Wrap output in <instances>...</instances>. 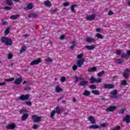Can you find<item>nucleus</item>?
<instances>
[{
	"label": "nucleus",
	"mask_w": 130,
	"mask_h": 130,
	"mask_svg": "<svg viewBox=\"0 0 130 130\" xmlns=\"http://www.w3.org/2000/svg\"><path fill=\"white\" fill-rule=\"evenodd\" d=\"M66 37L64 36V35H61L60 37V39H61V40H63V39H64V38Z\"/></svg>",
	"instance_id": "62"
},
{
	"label": "nucleus",
	"mask_w": 130,
	"mask_h": 130,
	"mask_svg": "<svg viewBox=\"0 0 130 130\" xmlns=\"http://www.w3.org/2000/svg\"><path fill=\"white\" fill-rule=\"evenodd\" d=\"M14 2H16L17 3H20V0H12ZM6 4L8 5V6H13V1L12 0H6Z\"/></svg>",
	"instance_id": "13"
},
{
	"label": "nucleus",
	"mask_w": 130,
	"mask_h": 130,
	"mask_svg": "<svg viewBox=\"0 0 130 130\" xmlns=\"http://www.w3.org/2000/svg\"><path fill=\"white\" fill-rule=\"evenodd\" d=\"M31 90L30 87H26L24 88V91H30Z\"/></svg>",
	"instance_id": "54"
},
{
	"label": "nucleus",
	"mask_w": 130,
	"mask_h": 130,
	"mask_svg": "<svg viewBox=\"0 0 130 130\" xmlns=\"http://www.w3.org/2000/svg\"><path fill=\"white\" fill-rule=\"evenodd\" d=\"M96 37L99 39H103V36L99 33L96 34Z\"/></svg>",
	"instance_id": "34"
},
{
	"label": "nucleus",
	"mask_w": 130,
	"mask_h": 130,
	"mask_svg": "<svg viewBox=\"0 0 130 130\" xmlns=\"http://www.w3.org/2000/svg\"><path fill=\"white\" fill-rule=\"evenodd\" d=\"M11 29V27L10 26H8L6 30H5V35L7 36L8 34H9L10 33V29Z\"/></svg>",
	"instance_id": "29"
},
{
	"label": "nucleus",
	"mask_w": 130,
	"mask_h": 130,
	"mask_svg": "<svg viewBox=\"0 0 130 130\" xmlns=\"http://www.w3.org/2000/svg\"><path fill=\"white\" fill-rule=\"evenodd\" d=\"M91 94V92L89 91V90H84L83 95L84 96H89Z\"/></svg>",
	"instance_id": "28"
},
{
	"label": "nucleus",
	"mask_w": 130,
	"mask_h": 130,
	"mask_svg": "<svg viewBox=\"0 0 130 130\" xmlns=\"http://www.w3.org/2000/svg\"><path fill=\"white\" fill-rule=\"evenodd\" d=\"M26 51V47L25 46H23L20 50V53H23V52H25Z\"/></svg>",
	"instance_id": "36"
},
{
	"label": "nucleus",
	"mask_w": 130,
	"mask_h": 130,
	"mask_svg": "<svg viewBox=\"0 0 130 130\" xmlns=\"http://www.w3.org/2000/svg\"><path fill=\"white\" fill-rule=\"evenodd\" d=\"M127 56V54L125 53H122L121 56V58H125Z\"/></svg>",
	"instance_id": "42"
},
{
	"label": "nucleus",
	"mask_w": 130,
	"mask_h": 130,
	"mask_svg": "<svg viewBox=\"0 0 130 130\" xmlns=\"http://www.w3.org/2000/svg\"><path fill=\"white\" fill-rule=\"evenodd\" d=\"M32 119L34 122H39V121H41V119H42V117H39L38 115H34L32 116Z\"/></svg>",
	"instance_id": "3"
},
{
	"label": "nucleus",
	"mask_w": 130,
	"mask_h": 130,
	"mask_svg": "<svg viewBox=\"0 0 130 130\" xmlns=\"http://www.w3.org/2000/svg\"><path fill=\"white\" fill-rule=\"evenodd\" d=\"M91 92L94 95H100V92L98 90H92Z\"/></svg>",
	"instance_id": "39"
},
{
	"label": "nucleus",
	"mask_w": 130,
	"mask_h": 130,
	"mask_svg": "<svg viewBox=\"0 0 130 130\" xmlns=\"http://www.w3.org/2000/svg\"><path fill=\"white\" fill-rule=\"evenodd\" d=\"M28 18H37V17H38V15L34 13H31L28 15Z\"/></svg>",
	"instance_id": "23"
},
{
	"label": "nucleus",
	"mask_w": 130,
	"mask_h": 130,
	"mask_svg": "<svg viewBox=\"0 0 130 130\" xmlns=\"http://www.w3.org/2000/svg\"><path fill=\"white\" fill-rule=\"evenodd\" d=\"M124 109H122L118 111L119 114H122V113H124Z\"/></svg>",
	"instance_id": "48"
},
{
	"label": "nucleus",
	"mask_w": 130,
	"mask_h": 130,
	"mask_svg": "<svg viewBox=\"0 0 130 130\" xmlns=\"http://www.w3.org/2000/svg\"><path fill=\"white\" fill-rule=\"evenodd\" d=\"M90 80L91 84H94V83H96V79H95L94 76H91Z\"/></svg>",
	"instance_id": "30"
},
{
	"label": "nucleus",
	"mask_w": 130,
	"mask_h": 130,
	"mask_svg": "<svg viewBox=\"0 0 130 130\" xmlns=\"http://www.w3.org/2000/svg\"><path fill=\"white\" fill-rule=\"evenodd\" d=\"M85 48H86L88 50H92V49H95V46L94 45H91L90 46L86 45L85 46Z\"/></svg>",
	"instance_id": "18"
},
{
	"label": "nucleus",
	"mask_w": 130,
	"mask_h": 130,
	"mask_svg": "<svg viewBox=\"0 0 130 130\" xmlns=\"http://www.w3.org/2000/svg\"><path fill=\"white\" fill-rule=\"evenodd\" d=\"M95 41V39L92 38H88L86 39V42H88V43H94Z\"/></svg>",
	"instance_id": "22"
},
{
	"label": "nucleus",
	"mask_w": 130,
	"mask_h": 130,
	"mask_svg": "<svg viewBox=\"0 0 130 130\" xmlns=\"http://www.w3.org/2000/svg\"><path fill=\"white\" fill-rule=\"evenodd\" d=\"M28 116L29 114H24L21 117V120H22V121H25V120L28 118Z\"/></svg>",
	"instance_id": "19"
},
{
	"label": "nucleus",
	"mask_w": 130,
	"mask_h": 130,
	"mask_svg": "<svg viewBox=\"0 0 130 130\" xmlns=\"http://www.w3.org/2000/svg\"><path fill=\"white\" fill-rule=\"evenodd\" d=\"M56 12H57V9H54L51 11V13L52 14H55Z\"/></svg>",
	"instance_id": "63"
},
{
	"label": "nucleus",
	"mask_w": 130,
	"mask_h": 130,
	"mask_svg": "<svg viewBox=\"0 0 130 130\" xmlns=\"http://www.w3.org/2000/svg\"><path fill=\"white\" fill-rule=\"evenodd\" d=\"M105 89H113L114 88V85L111 84H105L104 85Z\"/></svg>",
	"instance_id": "10"
},
{
	"label": "nucleus",
	"mask_w": 130,
	"mask_h": 130,
	"mask_svg": "<svg viewBox=\"0 0 130 130\" xmlns=\"http://www.w3.org/2000/svg\"><path fill=\"white\" fill-rule=\"evenodd\" d=\"M15 80V78H11L9 79H5V82H13Z\"/></svg>",
	"instance_id": "37"
},
{
	"label": "nucleus",
	"mask_w": 130,
	"mask_h": 130,
	"mask_svg": "<svg viewBox=\"0 0 130 130\" xmlns=\"http://www.w3.org/2000/svg\"><path fill=\"white\" fill-rule=\"evenodd\" d=\"M89 89H91L92 90H95V89H97V86L95 85L92 84L89 86Z\"/></svg>",
	"instance_id": "35"
},
{
	"label": "nucleus",
	"mask_w": 130,
	"mask_h": 130,
	"mask_svg": "<svg viewBox=\"0 0 130 130\" xmlns=\"http://www.w3.org/2000/svg\"><path fill=\"white\" fill-rule=\"evenodd\" d=\"M22 81H23V79L22 78V76H21L19 78H16L15 80L14 83L15 85H20L22 83Z\"/></svg>",
	"instance_id": "12"
},
{
	"label": "nucleus",
	"mask_w": 130,
	"mask_h": 130,
	"mask_svg": "<svg viewBox=\"0 0 130 130\" xmlns=\"http://www.w3.org/2000/svg\"><path fill=\"white\" fill-rule=\"evenodd\" d=\"M45 6L47 7V8H50L51 6H52V4H51V2L49 1H44Z\"/></svg>",
	"instance_id": "17"
},
{
	"label": "nucleus",
	"mask_w": 130,
	"mask_h": 130,
	"mask_svg": "<svg viewBox=\"0 0 130 130\" xmlns=\"http://www.w3.org/2000/svg\"><path fill=\"white\" fill-rule=\"evenodd\" d=\"M116 54L117 55H120V54H121V51H120L119 50H117L116 51Z\"/></svg>",
	"instance_id": "53"
},
{
	"label": "nucleus",
	"mask_w": 130,
	"mask_h": 130,
	"mask_svg": "<svg viewBox=\"0 0 130 130\" xmlns=\"http://www.w3.org/2000/svg\"><path fill=\"white\" fill-rule=\"evenodd\" d=\"M25 104L28 106H32V102L30 101H25Z\"/></svg>",
	"instance_id": "41"
},
{
	"label": "nucleus",
	"mask_w": 130,
	"mask_h": 130,
	"mask_svg": "<svg viewBox=\"0 0 130 130\" xmlns=\"http://www.w3.org/2000/svg\"><path fill=\"white\" fill-rule=\"evenodd\" d=\"M120 126H117L115 127L113 130H120Z\"/></svg>",
	"instance_id": "56"
},
{
	"label": "nucleus",
	"mask_w": 130,
	"mask_h": 130,
	"mask_svg": "<svg viewBox=\"0 0 130 130\" xmlns=\"http://www.w3.org/2000/svg\"><path fill=\"white\" fill-rule=\"evenodd\" d=\"M115 109H116V107L115 106H111L110 107H108L106 111L108 112H112V111H114V110H115Z\"/></svg>",
	"instance_id": "16"
},
{
	"label": "nucleus",
	"mask_w": 130,
	"mask_h": 130,
	"mask_svg": "<svg viewBox=\"0 0 130 130\" xmlns=\"http://www.w3.org/2000/svg\"><path fill=\"white\" fill-rule=\"evenodd\" d=\"M121 85L122 86H125L127 85V82H126V80H123L121 82Z\"/></svg>",
	"instance_id": "38"
},
{
	"label": "nucleus",
	"mask_w": 130,
	"mask_h": 130,
	"mask_svg": "<svg viewBox=\"0 0 130 130\" xmlns=\"http://www.w3.org/2000/svg\"><path fill=\"white\" fill-rule=\"evenodd\" d=\"M69 5H70V4L66 2V3H63V7H68V6H69Z\"/></svg>",
	"instance_id": "61"
},
{
	"label": "nucleus",
	"mask_w": 130,
	"mask_h": 130,
	"mask_svg": "<svg viewBox=\"0 0 130 130\" xmlns=\"http://www.w3.org/2000/svg\"><path fill=\"white\" fill-rule=\"evenodd\" d=\"M75 83H78V81H79V77L75 76Z\"/></svg>",
	"instance_id": "57"
},
{
	"label": "nucleus",
	"mask_w": 130,
	"mask_h": 130,
	"mask_svg": "<svg viewBox=\"0 0 130 130\" xmlns=\"http://www.w3.org/2000/svg\"><path fill=\"white\" fill-rule=\"evenodd\" d=\"M101 82H102L101 78H99L95 80V83H97V84H99V83H101Z\"/></svg>",
	"instance_id": "50"
},
{
	"label": "nucleus",
	"mask_w": 130,
	"mask_h": 130,
	"mask_svg": "<svg viewBox=\"0 0 130 130\" xmlns=\"http://www.w3.org/2000/svg\"><path fill=\"white\" fill-rule=\"evenodd\" d=\"M83 55L84 54H83V53H80L77 55V58L79 59H82V57H83Z\"/></svg>",
	"instance_id": "44"
},
{
	"label": "nucleus",
	"mask_w": 130,
	"mask_h": 130,
	"mask_svg": "<svg viewBox=\"0 0 130 130\" xmlns=\"http://www.w3.org/2000/svg\"><path fill=\"white\" fill-rule=\"evenodd\" d=\"M88 119L89 121H90L91 123L92 124H95L96 120H95V118L93 116H90L88 117Z\"/></svg>",
	"instance_id": "11"
},
{
	"label": "nucleus",
	"mask_w": 130,
	"mask_h": 130,
	"mask_svg": "<svg viewBox=\"0 0 130 130\" xmlns=\"http://www.w3.org/2000/svg\"><path fill=\"white\" fill-rule=\"evenodd\" d=\"M55 112L57 114H60L61 113V110H60V107L59 106H57L56 107Z\"/></svg>",
	"instance_id": "25"
},
{
	"label": "nucleus",
	"mask_w": 130,
	"mask_h": 130,
	"mask_svg": "<svg viewBox=\"0 0 130 130\" xmlns=\"http://www.w3.org/2000/svg\"><path fill=\"white\" fill-rule=\"evenodd\" d=\"M85 58H83L79 59L77 61V66L78 68H81L83 64H84V62H85Z\"/></svg>",
	"instance_id": "5"
},
{
	"label": "nucleus",
	"mask_w": 130,
	"mask_h": 130,
	"mask_svg": "<svg viewBox=\"0 0 130 130\" xmlns=\"http://www.w3.org/2000/svg\"><path fill=\"white\" fill-rule=\"evenodd\" d=\"M116 62L118 64H121V63H122V61L121 60V59H119L116 60Z\"/></svg>",
	"instance_id": "46"
},
{
	"label": "nucleus",
	"mask_w": 130,
	"mask_h": 130,
	"mask_svg": "<svg viewBox=\"0 0 130 130\" xmlns=\"http://www.w3.org/2000/svg\"><path fill=\"white\" fill-rule=\"evenodd\" d=\"M19 112L21 114H22V113L28 114L29 113V111L25 109H22L19 111Z\"/></svg>",
	"instance_id": "32"
},
{
	"label": "nucleus",
	"mask_w": 130,
	"mask_h": 130,
	"mask_svg": "<svg viewBox=\"0 0 130 130\" xmlns=\"http://www.w3.org/2000/svg\"><path fill=\"white\" fill-rule=\"evenodd\" d=\"M55 90H56V92L57 93H59V92H62V91H63L62 88H61L60 87H59V86H57L56 87Z\"/></svg>",
	"instance_id": "26"
},
{
	"label": "nucleus",
	"mask_w": 130,
	"mask_h": 130,
	"mask_svg": "<svg viewBox=\"0 0 130 130\" xmlns=\"http://www.w3.org/2000/svg\"><path fill=\"white\" fill-rule=\"evenodd\" d=\"M24 10L25 11H29V10H32L33 9V4L29 3L27 5L26 7H24Z\"/></svg>",
	"instance_id": "14"
},
{
	"label": "nucleus",
	"mask_w": 130,
	"mask_h": 130,
	"mask_svg": "<svg viewBox=\"0 0 130 130\" xmlns=\"http://www.w3.org/2000/svg\"><path fill=\"white\" fill-rule=\"evenodd\" d=\"M72 45H73L74 46H76V41H73L71 42Z\"/></svg>",
	"instance_id": "64"
},
{
	"label": "nucleus",
	"mask_w": 130,
	"mask_h": 130,
	"mask_svg": "<svg viewBox=\"0 0 130 130\" xmlns=\"http://www.w3.org/2000/svg\"><path fill=\"white\" fill-rule=\"evenodd\" d=\"M100 126H101L102 127H105V126H106V124L105 123H102Z\"/></svg>",
	"instance_id": "59"
},
{
	"label": "nucleus",
	"mask_w": 130,
	"mask_h": 130,
	"mask_svg": "<svg viewBox=\"0 0 130 130\" xmlns=\"http://www.w3.org/2000/svg\"><path fill=\"white\" fill-rule=\"evenodd\" d=\"M108 16H112V15H114V13L111 10H110L108 13Z\"/></svg>",
	"instance_id": "51"
},
{
	"label": "nucleus",
	"mask_w": 130,
	"mask_h": 130,
	"mask_svg": "<svg viewBox=\"0 0 130 130\" xmlns=\"http://www.w3.org/2000/svg\"><path fill=\"white\" fill-rule=\"evenodd\" d=\"M41 62V59H36L32 61L30 64V66H35V64H39Z\"/></svg>",
	"instance_id": "9"
},
{
	"label": "nucleus",
	"mask_w": 130,
	"mask_h": 130,
	"mask_svg": "<svg viewBox=\"0 0 130 130\" xmlns=\"http://www.w3.org/2000/svg\"><path fill=\"white\" fill-rule=\"evenodd\" d=\"M72 70H73V71H77V70H78V65H73L72 67Z\"/></svg>",
	"instance_id": "45"
},
{
	"label": "nucleus",
	"mask_w": 130,
	"mask_h": 130,
	"mask_svg": "<svg viewBox=\"0 0 130 130\" xmlns=\"http://www.w3.org/2000/svg\"><path fill=\"white\" fill-rule=\"evenodd\" d=\"M12 7L9 6H6L3 8V10H6V11H10Z\"/></svg>",
	"instance_id": "43"
},
{
	"label": "nucleus",
	"mask_w": 130,
	"mask_h": 130,
	"mask_svg": "<svg viewBox=\"0 0 130 130\" xmlns=\"http://www.w3.org/2000/svg\"><path fill=\"white\" fill-rule=\"evenodd\" d=\"M46 61H47L48 62H51L52 61H53V60H52V59L48 57L46 58Z\"/></svg>",
	"instance_id": "49"
},
{
	"label": "nucleus",
	"mask_w": 130,
	"mask_h": 130,
	"mask_svg": "<svg viewBox=\"0 0 130 130\" xmlns=\"http://www.w3.org/2000/svg\"><path fill=\"white\" fill-rule=\"evenodd\" d=\"M77 5H73L71 6V10L72 13H76V10H75V8H77Z\"/></svg>",
	"instance_id": "27"
},
{
	"label": "nucleus",
	"mask_w": 130,
	"mask_h": 130,
	"mask_svg": "<svg viewBox=\"0 0 130 130\" xmlns=\"http://www.w3.org/2000/svg\"><path fill=\"white\" fill-rule=\"evenodd\" d=\"M95 18H96V15L92 14L89 15H86V19L87 21H93L95 20Z\"/></svg>",
	"instance_id": "6"
},
{
	"label": "nucleus",
	"mask_w": 130,
	"mask_h": 130,
	"mask_svg": "<svg viewBox=\"0 0 130 130\" xmlns=\"http://www.w3.org/2000/svg\"><path fill=\"white\" fill-rule=\"evenodd\" d=\"M123 121H125L127 123H129L130 122V115H127L123 119Z\"/></svg>",
	"instance_id": "15"
},
{
	"label": "nucleus",
	"mask_w": 130,
	"mask_h": 130,
	"mask_svg": "<svg viewBox=\"0 0 130 130\" xmlns=\"http://www.w3.org/2000/svg\"><path fill=\"white\" fill-rule=\"evenodd\" d=\"M21 17V15L19 14H17L15 15H12L10 17V19L11 20H17L18 18H20Z\"/></svg>",
	"instance_id": "20"
},
{
	"label": "nucleus",
	"mask_w": 130,
	"mask_h": 130,
	"mask_svg": "<svg viewBox=\"0 0 130 130\" xmlns=\"http://www.w3.org/2000/svg\"><path fill=\"white\" fill-rule=\"evenodd\" d=\"M1 42L2 43H5L6 45L11 46L13 45V40L10 38H8L6 37H2L1 38Z\"/></svg>",
	"instance_id": "1"
},
{
	"label": "nucleus",
	"mask_w": 130,
	"mask_h": 130,
	"mask_svg": "<svg viewBox=\"0 0 130 130\" xmlns=\"http://www.w3.org/2000/svg\"><path fill=\"white\" fill-rule=\"evenodd\" d=\"M88 84L87 81H82L79 83L80 86H85V85H87Z\"/></svg>",
	"instance_id": "31"
},
{
	"label": "nucleus",
	"mask_w": 130,
	"mask_h": 130,
	"mask_svg": "<svg viewBox=\"0 0 130 130\" xmlns=\"http://www.w3.org/2000/svg\"><path fill=\"white\" fill-rule=\"evenodd\" d=\"M104 74H105V71L103 70L98 74V77H101V76H102V75H104Z\"/></svg>",
	"instance_id": "40"
},
{
	"label": "nucleus",
	"mask_w": 130,
	"mask_h": 130,
	"mask_svg": "<svg viewBox=\"0 0 130 130\" xmlns=\"http://www.w3.org/2000/svg\"><path fill=\"white\" fill-rule=\"evenodd\" d=\"M55 113H56L55 111L54 110L52 111L50 114L51 118L54 119V115L55 114Z\"/></svg>",
	"instance_id": "33"
},
{
	"label": "nucleus",
	"mask_w": 130,
	"mask_h": 130,
	"mask_svg": "<svg viewBox=\"0 0 130 130\" xmlns=\"http://www.w3.org/2000/svg\"><path fill=\"white\" fill-rule=\"evenodd\" d=\"M7 129H15L16 128V123H12L7 125Z\"/></svg>",
	"instance_id": "8"
},
{
	"label": "nucleus",
	"mask_w": 130,
	"mask_h": 130,
	"mask_svg": "<svg viewBox=\"0 0 130 130\" xmlns=\"http://www.w3.org/2000/svg\"><path fill=\"white\" fill-rule=\"evenodd\" d=\"M120 126H117L115 127L113 130H120Z\"/></svg>",
	"instance_id": "55"
},
{
	"label": "nucleus",
	"mask_w": 130,
	"mask_h": 130,
	"mask_svg": "<svg viewBox=\"0 0 130 130\" xmlns=\"http://www.w3.org/2000/svg\"><path fill=\"white\" fill-rule=\"evenodd\" d=\"M117 90L114 89L110 92V97L112 99H117Z\"/></svg>",
	"instance_id": "2"
},
{
	"label": "nucleus",
	"mask_w": 130,
	"mask_h": 130,
	"mask_svg": "<svg viewBox=\"0 0 130 130\" xmlns=\"http://www.w3.org/2000/svg\"><path fill=\"white\" fill-rule=\"evenodd\" d=\"M8 24H9L8 21H4L3 22L2 25H3V26H6V25H8Z\"/></svg>",
	"instance_id": "60"
},
{
	"label": "nucleus",
	"mask_w": 130,
	"mask_h": 130,
	"mask_svg": "<svg viewBox=\"0 0 130 130\" xmlns=\"http://www.w3.org/2000/svg\"><path fill=\"white\" fill-rule=\"evenodd\" d=\"M128 72L129 73H130L129 69H127L124 70L123 73V77H124L125 79H128L129 78V73H127V72Z\"/></svg>",
	"instance_id": "7"
},
{
	"label": "nucleus",
	"mask_w": 130,
	"mask_h": 130,
	"mask_svg": "<svg viewBox=\"0 0 130 130\" xmlns=\"http://www.w3.org/2000/svg\"><path fill=\"white\" fill-rule=\"evenodd\" d=\"M13 56H14L13 55V54H12V53L8 54V59H12V58H13Z\"/></svg>",
	"instance_id": "47"
},
{
	"label": "nucleus",
	"mask_w": 130,
	"mask_h": 130,
	"mask_svg": "<svg viewBox=\"0 0 130 130\" xmlns=\"http://www.w3.org/2000/svg\"><path fill=\"white\" fill-rule=\"evenodd\" d=\"M89 128L90 129H97L98 128H100V126L98 125H91L89 126Z\"/></svg>",
	"instance_id": "21"
},
{
	"label": "nucleus",
	"mask_w": 130,
	"mask_h": 130,
	"mask_svg": "<svg viewBox=\"0 0 130 130\" xmlns=\"http://www.w3.org/2000/svg\"><path fill=\"white\" fill-rule=\"evenodd\" d=\"M61 83H64L66 82V77H62L60 79Z\"/></svg>",
	"instance_id": "52"
},
{
	"label": "nucleus",
	"mask_w": 130,
	"mask_h": 130,
	"mask_svg": "<svg viewBox=\"0 0 130 130\" xmlns=\"http://www.w3.org/2000/svg\"><path fill=\"white\" fill-rule=\"evenodd\" d=\"M96 71H97V68L95 67L88 69V71L89 72V73H93V72H96Z\"/></svg>",
	"instance_id": "24"
},
{
	"label": "nucleus",
	"mask_w": 130,
	"mask_h": 130,
	"mask_svg": "<svg viewBox=\"0 0 130 130\" xmlns=\"http://www.w3.org/2000/svg\"><path fill=\"white\" fill-rule=\"evenodd\" d=\"M29 98H30V95L28 94H22L20 96L19 100L21 101H26V100H28Z\"/></svg>",
	"instance_id": "4"
},
{
	"label": "nucleus",
	"mask_w": 130,
	"mask_h": 130,
	"mask_svg": "<svg viewBox=\"0 0 130 130\" xmlns=\"http://www.w3.org/2000/svg\"><path fill=\"white\" fill-rule=\"evenodd\" d=\"M37 127H38V125L37 124H35L32 126V128H34V129H37Z\"/></svg>",
	"instance_id": "58"
}]
</instances>
